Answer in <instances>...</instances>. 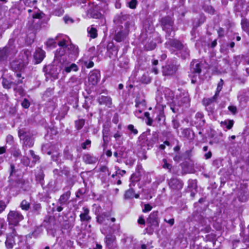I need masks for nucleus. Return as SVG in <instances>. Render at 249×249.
Segmentation results:
<instances>
[{
	"label": "nucleus",
	"instance_id": "f257e3e1",
	"mask_svg": "<svg viewBox=\"0 0 249 249\" xmlns=\"http://www.w3.org/2000/svg\"><path fill=\"white\" fill-rule=\"evenodd\" d=\"M15 41L14 38H10L5 47L0 48V61L10 59L16 55L18 50L15 45Z\"/></svg>",
	"mask_w": 249,
	"mask_h": 249
},
{
	"label": "nucleus",
	"instance_id": "f03ea898",
	"mask_svg": "<svg viewBox=\"0 0 249 249\" xmlns=\"http://www.w3.org/2000/svg\"><path fill=\"white\" fill-rule=\"evenodd\" d=\"M18 136L20 141L22 142V149L24 151L34 145L33 135L29 130L26 128L19 129L18 130Z\"/></svg>",
	"mask_w": 249,
	"mask_h": 249
},
{
	"label": "nucleus",
	"instance_id": "7ed1b4c3",
	"mask_svg": "<svg viewBox=\"0 0 249 249\" xmlns=\"http://www.w3.org/2000/svg\"><path fill=\"white\" fill-rule=\"evenodd\" d=\"M47 69L49 71L48 74L54 80L58 79L60 72L63 71L62 60L54 59L53 62L48 66Z\"/></svg>",
	"mask_w": 249,
	"mask_h": 249
},
{
	"label": "nucleus",
	"instance_id": "20e7f679",
	"mask_svg": "<svg viewBox=\"0 0 249 249\" xmlns=\"http://www.w3.org/2000/svg\"><path fill=\"white\" fill-rule=\"evenodd\" d=\"M177 102L173 101L170 103V107L174 113H177L179 107L184 104H187L190 102L189 96L187 93H182L177 97Z\"/></svg>",
	"mask_w": 249,
	"mask_h": 249
},
{
	"label": "nucleus",
	"instance_id": "39448f33",
	"mask_svg": "<svg viewBox=\"0 0 249 249\" xmlns=\"http://www.w3.org/2000/svg\"><path fill=\"white\" fill-rule=\"evenodd\" d=\"M146 222L148 227L145 230L148 233L151 234L154 231L157 229L159 226L158 212L154 211L151 213L147 219Z\"/></svg>",
	"mask_w": 249,
	"mask_h": 249
},
{
	"label": "nucleus",
	"instance_id": "423d86ee",
	"mask_svg": "<svg viewBox=\"0 0 249 249\" xmlns=\"http://www.w3.org/2000/svg\"><path fill=\"white\" fill-rule=\"evenodd\" d=\"M130 183L129 184L130 188L125 192L124 197L126 199H132L134 197L138 198L140 197L139 194H136L134 187L135 185V182L139 180V178L136 174H133L130 178Z\"/></svg>",
	"mask_w": 249,
	"mask_h": 249
},
{
	"label": "nucleus",
	"instance_id": "0eeeda50",
	"mask_svg": "<svg viewBox=\"0 0 249 249\" xmlns=\"http://www.w3.org/2000/svg\"><path fill=\"white\" fill-rule=\"evenodd\" d=\"M132 24L129 22H126L124 26H122L120 30L116 32L114 39L118 42H122L124 40L129 33L130 28Z\"/></svg>",
	"mask_w": 249,
	"mask_h": 249
},
{
	"label": "nucleus",
	"instance_id": "6e6552de",
	"mask_svg": "<svg viewBox=\"0 0 249 249\" xmlns=\"http://www.w3.org/2000/svg\"><path fill=\"white\" fill-rule=\"evenodd\" d=\"M161 24L162 28L166 33V37H173L175 33L173 30V21L171 18L166 17L162 18Z\"/></svg>",
	"mask_w": 249,
	"mask_h": 249
},
{
	"label": "nucleus",
	"instance_id": "1a4fd4ad",
	"mask_svg": "<svg viewBox=\"0 0 249 249\" xmlns=\"http://www.w3.org/2000/svg\"><path fill=\"white\" fill-rule=\"evenodd\" d=\"M23 218V215L17 211H10L7 214V221L9 225L17 226Z\"/></svg>",
	"mask_w": 249,
	"mask_h": 249
},
{
	"label": "nucleus",
	"instance_id": "9d476101",
	"mask_svg": "<svg viewBox=\"0 0 249 249\" xmlns=\"http://www.w3.org/2000/svg\"><path fill=\"white\" fill-rule=\"evenodd\" d=\"M82 3L83 5L81 6L82 8H83L85 10H87V16L89 17L92 18H100L102 17V14L100 12L97 11L96 9L94 8H92L91 6L89 4V3L88 2V4H86L87 1L85 0H82Z\"/></svg>",
	"mask_w": 249,
	"mask_h": 249
},
{
	"label": "nucleus",
	"instance_id": "9b49d317",
	"mask_svg": "<svg viewBox=\"0 0 249 249\" xmlns=\"http://www.w3.org/2000/svg\"><path fill=\"white\" fill-rule=\"evenodd\" d=\"M61 60L63 74L78 71V67L76 64L69 62L66 59H61Z\"/></svg>",
	"mask_w": 249,
	"mask_h": 249
},
{
	"label": "nucleus",
	"instance_id": "f8f14e48",
	"mask_svg": "<svg viewBox=\"0 0 249 249\" xmlns=\"http://www.w3.org/2000/svg\"><path fill=\"white\" fill-rule=\"evenodd\" d=\"M100 79V72L97 70H94L89 73V82L92 85L97 84Z\"/></svg>",
	"mask_w": 249,
	"mask_h": 249
},
{
	"label": "nucleus",
	"instance_id": "ddd939ff",
	"mask_svg": "<svg viewBox=\"0 0 249 249\" xmlns=\"http://www.w3.org/2000/svg\"><path fill=\"white\" fill-rule=\"evenodd\" d=\"M168 185L173 190H180L183 187V183L180 179L174 178L169 180Z\"/></svg>",
	"mask_w": 249,
	"mask_h": 249
},
{
	"label": "nucleus",
	"instance_id": "4468645a",
	"mask_svg": "<svg viewBox=\"0 0 249 249\" xmlns=\"http://www.w3.org/2000/svg\"><path fill=\"white\" fill-rule=\"evenodd\" d=\"M17 235L16 231L15 229H12V232L9 233L7 236V239L5 241V244L7 249H12L14 245L15 244L14 238Z\"/></svg>",
	"mask_w": 249,
	"mask_h": 249
},
{
	"label": "nucleus",
	"instance_id": "2eb2a0df",
	"mask_svg": "<svg viewBox=\"0 0 249 249\" xmlns=\"http://www.w3.org/2000/svg\"><path fill=\"white\" fill-rule=\"evenodd\" d=\"M178 69L176 65L173 63L169 64L163 67L162 73L165 76H170L175 74Z\"/></svg>",
	"mask_w": 249,
	"mask_h": 249
},
{
	"label": "nucleus",
	"instance_id": "dca6fc26",
	"mask_svg": "<svg viewBox=\"0 0 249 249\" xmlns=\"http://www.w3.org/2000/svg\"><path fill=\"white\" fill-rule=\"evenodd\" d=\"M167 47L175 49L178 51H180L184 46L178 40L175 39H170L166 43Z\"/></svg>",
	"mask_w": 249,
	"mask_h": 249
},
{
	"label": "nucleus",
	"instance_id": "f3484780",
	"mask_svg": "<svg viewBox=\"0 0 249 249\" xmlns=\"http://www.w3.org/2000/svg\"><path fill=\"white\" fill-rule=\"evenodd\" d=\"M34 58L36 61V63L38 64L42 62L45 56V52L40 48H37L34 53Z\"/></svg>",
	"mask_w": 249,
	"mask_h": 249
},
{
	"label": "nucleus",
	"instance_id": "a211bd4d",
	"mask_svg": "<svg viewBox=\"0 0 249 249\" xmlns=\"http://www.w3.org/2000/svg\"><path fill=\"white\" fill-rule=\"evenodd\" d=\"M31 56V53L28 50H24L22 51L19 56L18 58L24 64L27 65L29 62V58Z\"/></svg>",
	"mask_w": 249,
	"mask_h": 249
},
{
	"label": "nucleus",
	"instance_id": "6ab92c4d",
	"mask_svg": "<svg viewBox=\"0 0 249 249\" xmlns=\"http://www.w3.org/2000/svg\"><path fill=\"white\" fill-rule=\"evenodd\" d=\"M83 212L80 213L79 217L81 222H89L91 219V217L89 215V210L87 207L82 208Z\"/></svg>",
	"mask_w": 249,
	"mask_h": 249
},
{
	"label": "nucleus",
	"instance_id": "aec40b11",
	"mask_svg": "<svg viewBox=\"0 0 249 249\" xmlns=\"http://www.w3.org/2000/svg\"><path fill=\"white\" fill-rule=\"evenodd\" d=\"M82 159L85 163L89 164H94L98 161L97 157L89 153L84 154Z\"/></svg>",
	"mask_w": 249,
	"mask_h": 249
},
{
	"label": "nucleus",
	"instance_id": "412c9836",
	"mask_svg": "<svg viewBox=\"0 0 249 249\" xmlns=\"http://www.w3.org/2000/svg\"><path fill=\"white\" fill-rule=\"evenodd\" d=\"M190 71L192 74H199L201 71L200 63L197 61H193L191 63Z\"/></svg>",
	"mask_w": 249,
	"mask_h": 249
},
{
	"label": "nucleus",
	"instance_id": "4be33fe9",
	"mask_svg": "<svg viewBox=\"0 0 249 249\" xmlns=\"http://www.w3.org/2000/svg\"><path fill=\"white\" fill-rule=\"evenodd\" d=\"M97 101L100 105H104L108 107H110L112 105V100L110 97L101 96L99 97Z\"/></svg>",
	"mask_w": 249,
	"mask_h": 249
},
{
	"label": "nucleus",
	"instance_id": "5701e85b",
	"mask_svg": "<svg viewBox=\"0 0 249 249\" xmlns=\"http://www.w3.org/2000/svg\"><path fill=\"white\" fill-rule=\"evenodd\" d=\"M70 196L71 192L70 191L66 192L60 196L59 199L58 200L57 203L60 205L67 204L70 197Z\"/></svg>",
	"mask_w": 249,
	"mask_h": 249
},
{
	"label": "nucleus",
	"instance_id": "b1692460",
	"mask_svg": "<svg viewBox=\"0 0 249 249\" xmlns=\"http://www.w3.org/2000/svg\"><path fill=\"white\" fill-rule=\"evenodd\" d=\"M25 66L20 60H13L11 63V67L12 70L15 71H21Z\"/></svg>",
	"mask_w": 249,
	"mask_h": 249
},
{
	"label": "nucleus",
	"instance_id": "393cba45",
	"mask_svg": "<svg viewBox=\"0 0 249 249\" xmlns=\"http://www.w3.org/2000/svg\"><path fill=\"white\" fill-rule=\"evenodd\" d=\"M8 151L15 158H18L21 157V152L18 147V145H14L11 146Z\"/></svg>",
	"mask_w": 249,
	"mask_h": 249
},
{
	"label": "nucleus",
	"instance_id": "a878e982",
	"mask_svg": "<svg viewBox=\"0 0 249 249\" xmlns=\"http://www.w3.org/2000/svg\"><path fill=\"white\" fill-rule=\"evenodd\" d=\"M28 12L30 14L32 12L33 13L32 15V18L33 19H40L42 18V15L43 13L39 11V10L36 8V6H34L33 9H28Z\"/></svg>",
	"mask_w": 249,
	"mask_h": 249
},
{
	"label": "nucleus",
	"instance_id": "bb28decb",
	"mask_svg": "<svg viewBox=\"0 0 249 249\" xmlns=\"http://www.w3.org/2000/svg\"><path fill=\"white\" fill-rule=\"evenodd\" d=\"M66 51H67V48L59 47V48L57 49L56 51L54 59H66L64 57V55L66 53Z\"/></svg>",
	"mask_w": 249,
	"mask_h": 249
},
{
	"label": "nucleus",
	"instance_id": "cd10ccee",
	"mask_svg": "<svg viewBox=\"0 0 249 249\" xmlns=\"http://www.w3.org/2000/svg\"><path fill=\"white\" fill-rule=\"evenodd\" d=\"M105 243L108 249H112L114 247V242L115 240V236L112 234H107L105 237Z\"/></svg>",
	"mask_w": 249,
	"mask_h": 249
},
{
	"label": "nucleus",
	"instance_id": "c85d7f7f",
	"mask_svg": "<svg viewBox=\"0 0 249 249\" xmlns=\"http://www.w3.org/2000/svg\"><path fill=\"white\" fill-rule=\"evenodd\" d=\"M67 53L70 54L77 56L79 53L78 48L73 44H69L67 46Z\"/></svg>",
	"mask_w": 249,
	"mask_h": 249
},
{
	"label": "nucleus",
	"instance_id": "c756f323",
	"mask_svg": "<svg viewBox=\"0 0 249 249\" xmlns=\"http://www.w3.org/2000/svg\"><path fill=\"white\" fill-rule=\"evenodd\" d=\"M118 66L122 68L126 69L128 67L129 60L124 56H121L118 58Z\"/></svg>",
	"mask_w": 249,
	"mask_h": 249
},
{
	"label": "nucleus",
	"instance_id": "7c9ffc66",
	"mask_svg": "<svg viewBox=\"0 0 249 249\" xmlns=\"http://www.w3.org/2000/svg\"><path fill=\"white\" fill-rule=\"evenodd\" d=\"M218 97L214 95L211 98H205L203 100V104L206 107H207L210 105H211L213 103L216 102L218 99Z\"/></svg>",
	"mask_w": 249,
	"mask_h": 249
},
{
	"label": "nucleus",
	"instance_id": "2f4dec72",
	"mask_svg": "<svg viewBox=\"0 0 249 249\" xmlns=\"http://www.w3.org/2000/svg\"><path fill=\"white\" fill-rule=\"evenodd\" d=\"M44 174L42 170H39L36 175V181L42 186L44 185Z\"/></svg>",
	"mask_w": 249,
	"mask_h": 249
},
{
	"label": "nucleus",
	"instance_id": "473e14b6",
	"mask_svg": "<svg viewBox=\"0 0 249 249\" xmlns=\"http://www.w3.org/2000/svg\"><path fill=\"white\" fill-rule=\"evenodd\" d=\"M181 134L184 138L188 140L193 139V134L191 135V130L190 128H186L182 129Z\"/></svg>",
	"mask_w": 249,
	"mask_h": 249
},
{
	"label": "nucleus",
	"instance_id": "72a5a7b5",
	"mask_svg": "<svg viewBox=\"0 0 249 249\" xmlns=\"http://www.w3.org/2000/svg\"><path fill=\"white\" fill-rule=\"evenodd\" d=\"M222 126H225L228 129H231L234 124L233 120H227L222 121L220 123Z\"/></svg>",
	"mask_w": 249,
	"mask_h": 249
},
{
	"label": "nucleus",
	"instance_id": "f704fd0d",
	"mask_svg": "<svg viewBox=\"0 0 249 249\" xmlns=\"http://www.w3.org/2000/svg\"><path fill=\"white\" fill-rule=\"evenodd\" d=\"M106 213H103L102 215H98L96 216V221L100 224L104 225L107 226L108 225L107 222H106V219L105 217Z\"/></svg>",
	"mask_w": 249,
	"mask_h": 249
},
{
	"label": "nucleus",
	"instance_id": "c9c22d12",
	"mask_svg": "<svg viewBox=\"0 0 249 249\" xmlns=\"http://www.w3.org/2000/svg\"><path fill=\"white\" fill-rule=\"evenodd\" d=\"M32 212L36 215H38L41 211V206L39 203H34L33 205Z\"/></svg>",
	"mask_w": 249,
	"mask_h": 249
},
{
	"label": "nucleus",
	"instance_id": "e433bc0d",
	"mask_svg": "<svg viewBox=\"0 0 249 249\" xmlns=\"http://www.w3.org/2000/svg\"><path fill=\"white\" fill-rule=\"evenodd\" d=\"M242 28L243 30L249 35V22L246 18H243L241 22Z\"/></svg>",
	"mask_w": 249,
	"mask_h": 249
},
{
	"label": "nucleus",
	"instance_id": "4c0bfd02",
	"mask_svg": "<svg viewBox=\"0 0 249 249\" xmlns=\"http://www.w3.org/2000/svg\"><path fill=\"white\" fill-rule=\"evenodd\" d=\"M87 31H88L89 35L91 38H94L97 37V30L95 28L93 27L92 26H91V27H88Z\"/></svg>",
	"mask_w": 249,
	"mask_h": 249
},
{
	"label": "nucleus",
	"instance_id": "58836bf2",
	"mask_svg": "<svg viewBox=\"0 0 249 249\" xmlns=\"http://www.w3.org/2000/svg\"><path fill=\"white\" fill-rule=\"evenodd\" d=\"M29 153H30V155L31 156V157L33 158V160L31 162V166H30V167H32L35 165V164L36 163V162L37 161L39 160V158L38 156L36 155L35 154L34 151L33 150H30L29 151Z\"/></svg>",
	"mask_w": 249,
	"mask_h": 249
},
{
	"label": "nucleus",
	"instance_id": "ea45409f",
	"mask_svg": "<svg viewBox=\"0 0 249 249\" xmlns=\"http://www.w3.org/2000/svg\"><path fill=\"white\" fill-rule=\"evenodd\" d=\"M5 142L6 143V145H10L11 146L14 145L18 144L17 143H15L13 136L10 134H9L6 136L5 139Z\"/></svg>",
	"mask_w": 249,
	"mask_h": 249
},
{
	"label": "nucleus",
	"instance_id": "a19ab883",
	"mask_svg": "<svg viewBox=\"0 0 249 249\" xmlns=\"http://www.w3.org/2000/svg\"><path fill=\"white\" fill-rule=\"evenodd\" d=\"M47 232L49 235H52L53 237H54L56 234V230L53 225V227L51 226V223L49 225L46 226Z\"/></svg>",
	"mask_w": 249,
	"mask_h": 249
},
{
	"label": "nucleus",
	"instance_id": "79ce46f5",
	"mask_svg": "<svg viewBox=\"0 0 249 249\" xmlns=\"http://www.w3.org/2000/svg\"><path fill=\"white\" fill-rule=\"evenodd\" d=\"M68 83L70 86L74 87L75 85L79 84L80 83V80L76 77H72L70 79Z\"/></svg>",
	"mask_w": 249,
	"mask_h": 249
},
{
	"label": "nucleus",
	"instance_id": "37998d69",
	"mask_svg": "<svg viewBox=\"0 0 249 249\" xmlns=\"http://www.w3.org/2000/svg\"><path fill=\"white\" fill-rule=\"evenodd\" d=\"M179 53L184 59L187 58L189 56V51L184 47L180 51Z\"/></svg>",
	"mask_w": 249,
	"mask_h": 249
},
{
	"label": "nucleus",
	"instance_id": "c03bdc74",
	"mask_svg": "<svg viewBox=\"0 0 249 249\" xmlns=\"http://www.w3.org/2000/svg\"><path fill=\"white\" fill-rule=\"evenodd\" d=\"M21 163H22L25 166H31L30 160L29 158L27 156H24L21 157L20 159Z\"/></svg>",
	"mask_w": 249,
	"mask_h": 249
},
{
	"label": "nucleus",
	"instance_id": "a18cd8bd",
	"mask_svg": "<svg viewBox=\"0 0 249 249\" xmlns=\"http://www.w3.org/2000/svg\"><path fill=\"white\" fill-rule=\"evenodd\" d=\"M2 84L4 88L9 89L12 87L14 83L12 82H9L5 78H2Z\"/></svg>",
	"mask_w": 249,
	"mask_h": 249
},
{
	"label": "nucleus",
	"instance_id": "49530a36",
	"mask_svg": "<svg viewBox=\"0 0 249 249\" xmlns=\"http://www.w3.org/2000/svg\"><path fill=\"white\" fill-rule=\"evenodd\" d=\"M223 85H224V81L222 79H221L220 81L218 82V83L217 84L216 90L214 94V95H216L218 97H219V94L220 92L221 91V90L222 89Z\"/></svg>",
	"mask_w": 249,
	"mask_h": 249
},
{
	"label": "nucleus",
	"instance_id": "de8ad7c7",
	"mask_svg": "<svg viewBox=\"0 0 249 249\" xmlns=\"http://www.w3.org/2000/svg\"><path fill=\"white\" fill-rule=\"evenodd\" d=\"M188 188L191 189V191H193V190L196 189L197 187L196 180L190 179L188 180Z\"/></svg>",
	"mask_w": 249,
	"mask_h": 249
},
{
	"label": "nucleus",
	"instance_id": "09e8293b",
	"mask_svg": "<svg viewBox=\"0 0 249 249\" xmlns=\"http://www.w3.org/2000/svg\"><path fill=\"white\" fill-rule=\"evenodd\" d=\"M30 207V203L26 200H23L20 203V207L23 210L28 211Z\"/></svg>",
	"mask_w": 249,
	"mask_h": 249
},
{
	"label": "nucleus",
	"instance_id": "8fccbe9b",
	"mask_svg": "<svg viewBox=\"0 0 249 249\" xmlns=\"http://www.w3.org/2000/svg\"><path fill=\"white\" fill-rule=\"evenodd\" d=\"M156 44L155 43L151 41L144 46V49L146 51H151L156 48Z\"/></svg>",
	"mask_w": 249,
	"mask_h": 249
},
{
	"label": "nucleus",
	"instance_id": "3c124183",
	"mask_svg": "<svg viewBox=\"0 0 249 249\" xmlns=\"http://www.w3.org/2000/svg\"><path fill=\"white\" fill-rule=\"evenodd\" d=\"M43 230L41 227H37L32 232V236L35 238L37 237L42 232Z\"/></svg>",
	"mask_w": 249,
	"mask_h": 249
},
{
	"label": "nucleus",
	"instance_id": "603ef678",
	"mask_svg": "<svg viewBox=\"0 0 249 249\" xmlns=\"http://www.w3.org/2000/svg\"><path fill=\"white\" fill-rule=\"evenodd\" d=\"M85 124V120L84 119H80L76 121L75 122V127L77 130L81 129Z\"/></svg>",
	"mask_w": 249,
	"mask_h": 249
},
{
	"label": "nucleus",
	"instance_id": "864d4df0",
	"mask_svg": "<svg viewBox=\"0 0 249 249\" xmlns=\"http://www.w3.org/2000/svg\"><path fill=\"white\" fill-rule=\"evenodd\" d=\"M56 42L53 38L49 39L46 42V45L48 48H52L55 47Z\"/></svg>",
	"mask_w": 249,
	"mask_h": 249
},
{
	"label": "nucleus",
	"instance_id": "5fc2aeb1",
	"mask_svg": "<svg viewBox=\"0 0 249 249\" xmlns=\"http://www.w3.org/2000/svg\"><path fill=\"white\" fill-rule=\"evenodd\" d=\"M127 129L130 132L131 134L134 135H136L138 133L137 129L134 127L133 124H129L127 126Z\"/></svg>",
	"mask_w": 249,
	"mask_h": 249
},
{
	"label": "nucleus",
	"instance_id": "6e6d98bb",
	"mask_svg": "<svg viewBox=\"0 0 249 249\" xmlns=\"http://www.w3.org/2000/svg\"><path fill=\"white\" fill-rule=\"evenodd\" d=\"M82 63L88 69L91 68L94 66V62L92 60H89L88 61L82 60Z\"/></svg>",
	"mask_w": 249,
	"mask_h": 249
},
{
	"label": "nucleus",
	"instance_id": "4d7b16f0",
	"mask_svg": "<svg viewBox=\"0 0 249 249\" xmlns=\"http://www.w3.org/2000/svg\"><path fill=\"white\" fill-rule=\"evenodd\" d=\"M47 154L49 155L52 154V159L53 160L57 161L58 160L59 153L55 151L52 152L51 151H48Z\"/></svg>",
	"mask_w": 249,
	"mask_h": 249
},
{
	"label": "nucleus",
	"instance_id": "13d9d810",
	"mask_svg": "<svg viewBox=\"0 0 249 249\" xmlns=\"http://www.w3.org/2000/svg\"><path fill=\"white\" fill-rule=\"evenodd\" d=\"M162 161L163 162L162 167L164 169H168L169 171L171 172L172 167V165L171 164L167 163V161L165 159H163Z\"/></svg>",
	"mask_w": 249,
	"mask_h": 249
},
{
	"label": "nucleus",
	"instance_id": "bf43d9fd",
	"mask_svg": "<svg viewBox=\"0 0 249 249\" xmlns=\"http://www.w3.org/2000/svg\"><path fill=\"white\" fill-rule=\"evenodd\" d=\"M174 93L173 92L169 90H166V92L165 93V96L167 98V100L169 101L170 100H172L174 97Z\"/></svg>",
	"mask_w": 249,
	"mask_h": 249
},
{
	"label": "nucleus",
	"instance_id": "052dcab7",
	"mask_svg": "<svg viewBox=\"0 0 249 249\" xmlns=\"http://www.w3.org/2000/svg\"><path fill=\"white\" fill-rule=\"evenodd\" d=\"M91 141L89 140H87L85 142L81 143V147L83 149H86L90 147Z\"/></svg>",
	"mask_w": 249,
	"mask_h": 249
},
{
	"label": "nucleus",
	"instance_id": "680f3d73",
	"mask_svg": "<svg viewBox=\"0 0 249 249\" xmlns=\"http://www.w3.org/2000/svg\"><path fill=\"white\" fill-rule=\"evenodd\" d=\"M64 157L66 159H67V160H73V155H72V154L71 153V152H70L68 150H65L64 151Z\"/></svg>",
	"mask_w": 249,
	"mask_h": 249
},
{
	"label": "nucleus",
	"instance_id": "e2e57ef3",
	"mask_svg": "<svg viewBox=\"0 0 249 249\" xmlns=\"http://www.w3.org/2000/svg\"><path fill=\"white\" fill-rule=\"evenodd\" d=\"M152 209V207L149 204H144V208L142 209V212L147 213L150 211Z\"/></svg>",
	"mask_w": 249,
	"mask_h": 249
},
{
	"label": "nucleus",
	"instance_id": "0e129e2a",
	"mask_svg": "<svg viewBox=\"0 0 249 249\" xmlns=\"http://www.w3.org/2000/svg\"><path fill=\"white\" fill-rule=\"evenodd\" d=\"M7 206V204L2 200H0V213L4 211Z\"/></svg>",
	"mask_w": 249,
	"mask_h": 249
},
{
	"label": "nucleus",
	"instance_id": "69168bd1",
	"mask_svg": "<svg viewBox=\"0 0 249 249\" xmlns=\"http://www.w3.org/2000/svg\"><path fill=\"white\" fill-rule=\"evenodd\" d=\"M165 175H160L157 177V182L158 184H160L162 182H163L165 180Z\"/></svg>",
	"mask_w": 249,
	"mask_h": 249
},
{
	"label": "nucleus",
	"instance_id": "338daca9",
	"mask_svg": "<svg viewBox=\"0 0 249 249\" xmlns=\"http://www.w3.org/2000/svg\"><path fill=\"white\" fill-rule=\"evenodd\" d=\"M30 105V104L29 101L26 99H24L21 103V106L25 108H28L29 107Z\"/></svg>",
	"mask_w": 249,
	"mask_h": 249
},
{
	"label": "nucleus",
	"instance_id": "774afa93",
	"mask_svg": "<svg viewBox=\"0 0 249 249\" xmlns=\"http://www.w3.org/2000/svg\"><path fill=\"white\" fill-rule=\"evenodd\" d=\"M129 7L131 9H135L136 7L137 4V0H131L129 2Z\"/></svg>",
	"mask_w": 249,
	"mask_h": 249
}]
</instances>
